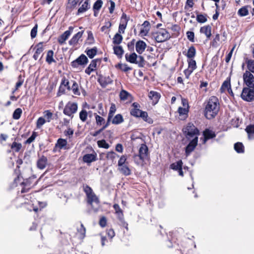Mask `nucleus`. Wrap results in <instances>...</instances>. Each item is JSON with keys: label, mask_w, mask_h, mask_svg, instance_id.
Returning a JSON list of instances; mask_svg holds the SVG:
<instances>
[{"label": "nucleus", "mask_w": 254, "mask_h": 254, "mask_svg": "<svg viewBox=\"0 0 254 254\" xmlns=\"http://www.w3.org/2000/svg\"><path fill=\"white\" fill-rule=\"evenodd\" d=\"M220 109L218 99L215 96H211L208 99L205 107L204 115L208 119L214 118Z\"/></svg>", "instance_id": "nucleus-1"}, {"label": "nucleus", "mask_w": 254, "mask_h": 254, "mask_svg": "<svg viewBox=\"0 0 254 254\" xmlns=\"http://www.w3.org/2000/svg\"><path fill=\"white\" fill-rule=\"evenodd\" d=\"M84 191L87 197V202L92 207V210L94 212H97L99 208V200L92 189L86 186L84 189Z\"/></svg>", "instance_id": "nucleus-2"}, {"label": "nucleus", "mask_w": 254, "mask_h": 254, "mask_svg": "<svg viewBox=\"0 0 254 254\" xmlns=\"http://www.w3.org/2000/svg\"><path fill=\"white\" fill-rule=\"evenodd\" d=\"M148 149L147 146L144 144L141 145L139 149V154L133 156L134 161L139 164L144 161L148 157Z\"/></svg>", "instance_id": "nucleus-3"}, {"label": "nucleus", "mask_w": 254, "mask_h": 254, "mask_svg": "<svg viewBox=\"0 0 254 254\" xmlns=\"http://www.w3.org/2000/svg\"><path fill=\"white\" fill-rule=\"evenodd\" d=\"M183 130L188 139L197 136L199 134V130L191 123H188Z\"/></svg>", "instance_id": "nucleus-4"}, {"label": "nucleus", "mask_w": 254, "mask_h": 254, "mask_svg": "<svg viewBox=\"0 0 254 254\" xmlns=\"http://www.w3.org/2000/svg\"><path fill=\"white\" fill-rule=\"evenodd\" d=\"M241 96L246 101L251 102L254 100V86L243 88Z\"/></svg>", "instance_id": "nucleus-5"}, {"label": "nucleus", "mask_w": 254, "mask_h": 254, "mask_svg": "<svg viewBox=\"0 0 254 254\" xmlns=\"http://www.w3.org/2000/svg\"><path fill=\"white\" fill-rule=\"evenodd\" d=\"M153 37L157 42H163L170 38L169 33L165 29H162L153 33Z\"/></svg>", "instance_id": "nucleus-6"}, {"label": "nucleus", "mask_w": 254, "mask_h": 254, "mask_svg": "<svg viewBox=\"0 0 254 254\" xmlns=\"http://www.w3.org/2000/svg\"><path fill=\"white\" fill-rule=\"evenodd\" d=\"M77 108L78 106L77 103L68 102L65 105L63 111V113L64 115L72 118L73 117V114L77 112Z\"/></svg>", "instance_id": "nucleus-7"}, {"label": "nucleus", "mask_w": 254, "mask_h": 254, "mask_svg": "<svg viewBox=\"0 0 254 254\" xmlns=\"http://www.w3.org/2000/svg\"><path fill=\"white\" fill-rule=\"evenodd\" d=\"M88 60L86 56L82 54L71 63V65L73 68H78L80 65L84 66L88 63Z\"/></svg>", "instance_id": "nucleus-8"}, {"label": "nucleus", "mask_w": 254, "mask_h": 254, "mask_svg": "<svg viewBox=\"0 0 254 254\" xmlns=\"http://www.w3.org/2000/svg\"><path fill=\"white\" fill-rule=\"evenodd\" d=\"M244 82L248 87L254 86V76L249 71H246L243 75Z\"/></svg>", "instance_id": "nucleus-9"}, {"label": "nucleus", "mask_w": 254, "mask_h": 254, "mask_svg": "<svg viewBox=\"0 0 254 254\" xmlns=\"http://www.w3.org/2000/svg\"><path fill=\"white\" fill-rule=\"evenodd\" d=\"M198 142V137L195 136L189 143L186 148V154L188 156L196 146Z\"/></svg>", "instance_id": "nucleus-10"}, {"label": "nucleus", "mask_w": 254, "mask_h": 254, "mask_svg": "<svg viewBox=\"0 0 254 254\" xmlns=\"http://www.w3.org/2000/svg\"><path fill=\"white\" fill-rule=\"evenodd\" d=\"M73 30V27L70 26L68 29L65 31L62 35L58 38V42L61 44H63L65 41L68 38Z\"/></svg>", "instance_id": "nucleus-11"}, {"label": "nucleus", "mask_w": 254, "mask_h": 254, "mask_svg": "<svg viewBox=\"0 0 254 254\" xmlns=\"http://www.w3.org/2000/svg\"><path fill=\"white\" fill-rule=\"evenodd\" d=\"M130 114L136 117H141L144 120H146L148 117L147 113L146 112L142 111L139 109H132L130 110Z\"/></svg>", "instance_id": "nucleus-12"}, {"label": "nucleus", "mask_w": 254, "mask_h": 254, "mask_svg": "<svg viewBox=\"0 0 254 254\" xmlns=\"http://www.w3.org/2000/svg\"><path fill=\"white\" fill-rule=\"evenodd\" d=\"M101 60L95 59L91 61L88 66L86 68L85 72L88 75H90L91 72L95 70L96 68L97 63H100Z\"/></svg>", "instance_id": "nucleus-13"}, {"label": "nucleus", "mask_w": 254, "mask_h": 254, "mask_svg": "<svg viewBox=\"0 0 254 254\" xmlns=\"http://www.w3.org/2000/svg\"><path fill=\"white\" fill-rule=\"evenodd\" d=\"M47 164V158L46 156L42 155V156L40 157L37 160V167L39 169L43 170L46 168Z\"/></svg>", "instance_id": "nucleus-14"}, {"label": "nucleus", "mask_w": 254, "mask_h": 254, "mask_svg": "<svg viewBox=\"0 0 254 254\" xmlns=\"http://www.w3.org/2000/svg\"><path fill=\"white\" fill-rule=\"evenodd\" d=\"M140 35L141 36H146L150 30V23L148 21H145L141 25Z\"/></svg>", "instance_id": "nucleus-15"}, {"label": "nucleus", "mask_w": 254, "mask_h": 254, "mask_svg": "<svg viewBox=\"0 0 254 254\" xmlns=\"http://www.w3.org/2000/svg\"><path fill=\"white\" fill-rule=\"evenodd\" d=\"M146 48V43L142 40L137 41L135 44V49L139 54H142Z\"/></svg>", "instance_id": "nucleus-16"}, {"label": "nucleus", "mask_w": 254, "mask_h": 254, "mask_svg": "<svg viewBox=\"0 0 254 254\" xmlns=\"http://www.w3.org/2000/svg\"><path fill=\"white\" fill-rule=\"evenodd\" d=\"M189 109L179 107L178 109V113L181 120H185L188 117Z\"/></svg>", "instance_id": "nucleus-17"}, {"label": "nucleus", "mask_w": 254, "mask_h": 254, "mask_svg": "<svg viewBox=\"0 0 254 254\" xmlns=\"http://www.w3.org/2000/svg\"><path fill=\"white\" fill-rule=\"evenodd\" d=\"M84 31H79L75 34L72 38L69 41V44L70 45H76L79 40L82 37Z\"/></svg>", "instance_id": "nucleus-18"}, {"label": "nucleus", "mask_w": 254, "mask_h": 254, "mask_svg": "<svg viewBox=\"0 0 254 254\" xmlns=\"http://www.w3.org/2000/svg\"><path fill=\"white\" fill-rule=\"evenodd\" d=\"M204 136L203 143H205L206 141L209 139L213 138L215 137L216 135L214 131L206 129L203 132Z\"/></svg>", "instance_id": "nucleus-19"}, {"label": "nucleus", "mask_w": 254, "mask_h": 254, "mask_svg": "<svg viewBox=\"0 0 254 254\" xmlns=\"http://www.w3.org/2000/svg\"><path fill=\"white\" fill-rule=\"evenodd\" d=\"M148 97L152 100V104L155 105L158 102L160 95L158 92L151 91L149 92Z\"/></svg>", "instance_id": "nucleus-20"}, {"label": "nucleus", "mask_w": 254, "mask_h": 254, "mask_svg": "<svg viewBox=\"0 0 254 254\" xmlns=\"http://www.w3.org/2000/svg\"><path fill=\"white\" fill-rule=\"evenodd\" d=\"M230 79V77H227L222 83L220 88V91L222 93L227 91L231 88Z\"/></svg>", "instance_id": "nucleus-21"}, {"label": "nucleus", "mask_w": 254, "mask_h": 254, "mask_svg": "<svg viewBox=\"0 0 254 254\" xmlns=\"http://www.w3.org/2000/svg\"><path fill=\"white\" fill-rule=\"evenodd\" d=\"M96 160V155L94 154H86L83 157V161L87 163H91Z\"/></svg>", "instance_id": "nucleus-22"}, {"label": "nucleus", "mask_w": 254, "mask_h": 254, "mask_svg": "<svg viewBox=\"0 0 254 254\" xmlns=\"http://www.w3.org/2000/svg\"><path fill=\"white\" fill-rule=\"evenodd\" d=\"M200 32L204 34L208 39H209L211 36V27L209 25H206L201 27Z\"/></svg>", "instance_id": "nucleus-23"}, {"label": "nucleus", "mask_w": 254, "mask_h": 254, "mask_svg": "<svg viewBox=\"0 0 254 254\" xmlns=\"http://www.w3.org/2000/svg\"><path fill=\"white\" fill-rule=\"evenodd\" d=\"M137 57L138 56L135 53H133L130 55L126 54L125 55L126 61L132 64H135Z\"/></svg>", "instance_id": "nucleus-24"}, {"label": "nucleus", "mask_w": 254, "mask_h": 254, "mask_svg": "<svg viewBox=\"0 0 254 254\" xmlns=\"http://www.w3.org/2000/svg\"><path fill=\"white\" fill-rule=\"evenodd\" d=\"M89 7L90 5L89 4L88 1V0H86L82 4L81 6L78 8L77 14H79L80 13L86 11Z\"/></svg>", "instance_id": "nucleus-25"}, {"label": "nucleus", "mask_w": 254, "mask_h": 254, "mask_svg": "<svg viewBox=\"0 0 254 254\" xmlns=\"http://www.w3.org/2000/svg\"><path fill=\"white\" fill-rule=\"evenodd\" d=\"M43 51V45L41 43H39L36 46V50L33 55V58L37 60L39 58V55L42 53Z\"/></svg>", "instance_id": "nucleus-26"}, {"label": "nucleus", "mask_w": 254, "mask_h": 254, "mask_svg": "<svg viewBox=\"0 0 254 254\" xmlns=\"http://www.w3.org/2000/svg\"><path fill=\"white\" fill-rule=\"evenodd\" d=\"M72 85L70 87V90H72L73 93L76 95H80V92L79 91L78 84L75 81H71Z\"/></svg>", "instance_id": "nucleus-27"}, {"label": "nucleus", "mask_w": 254, "mask_h": 254, "mask_svg": "<svg viewBox=\"0 0 254 254\" xmlns=\"http://www.w3.org/2000/svg\"><path fill=\"white\" fill-rule=\"evenodd\" d=\"M196 54V50L193 46H191L188 50L187 53L186 55L189 59H193Z\"/></svg>", "instance_id": "nucleus-28"}, {"label": "nucleus", "mask_w": 254, "mask_h": 254, "mask_svg": "<svg viewBox=\"0 0 254 254\" xmlns=\"http://www.w3.org/2000/svg\"><path fill=\"white\" fill-rule=\"evenodd\" d=\"M246 131L250 139H254V125L248 126L246 128Z\"/></svg>", "instance_id": "nucleus-29"}, {"label": "nucleus", "mask_w": 254, "mask_h": 254, "mask_svg": "<svg viewBox=\"0 0 254 254\" xmlns=\"http://www.w3.org/2000/svg\"><path fill=\"white\" fill-rule=\"evenodd\" d=\"M98 81L103 87L112 83V80L109 77H101L99 78Z\"/></svg>", "instance_id": "nucleus-30"}, {"label": "nucleus", "mask_w": 254, "mask_h": 254, "mask_svg": "<svg viewBox=\"0 0 254 254\" xmlns=\"http://www.w3.org/2000/svg\"><path fill=\"white\" fill-rule=\"evenodd\" d=\"M67 142L66 140L63 138H59L58 139L57 142L56 144V147L61 149L63 148H65V146L67 145Z\"/></svg>", "instance_id": "nucleus-31"}, {"label": "nucleus", "mask_w": 254, "mask_h": 254, "mask_svg": "<svg viewBox=\"0 0 254 254\" xmlns=\"http://www.w3.org/2000/svg\"><path fill=\"white\" fill-rule=\"evenodd\" d=\"M114 52L119 58H121L124 54V50L121 46H115L114 47Z\"/></svg>", "instance_id": "nucleus-32"}, {"label": "nucleus", "mask_w": 254, "mask_h": 254, "mask_svg": "<svg viewBox=\"0 0 254 254\" xmlns=\"http://www.w3.org/2000/svg\"><path fill=\"white\" fill-rule=\"evenodd\" d=\"M124 122L123 116L121 114H117L113 118L112 123L113 124L118 125Z\"/></svg>", "instance_id": "nucleus-33"}, {"label": "nucleus", "mask_w": 254, "mask_h": 254, "mask_svg": "<svg viewBox=\"0 0 254 254\" xmlns=\"http://www.w3.org/2000/svg\"><path fill=\"white\" fill-rule=\"evenodd\" d=\"M85 52L89 58L92 59L97 54V48L94 47L92 49L86 50Z\"/></svg>", "instance_id": "nucleus-34"}, {"label": "nucleus", "mask_w": 254, "mask_h": 254, "mask_svg": "<svg viewBox=\"0 0 254 254\" xmlns=\"http://www.w3.org/2000/svg\"><path fill=\"white\" fill-rule=\"evenodd\" d=\"M113 207L116 211V213L117 214L118 218L120 219H122L123 218V213L122 209L120 208V206L118 204H115L113 205Z\"/></svg>", "instance_id": "nucleus-35"}, {"label": "nucleus", "mask_w": 254, "mask_h": 254, "mask_svg": "<svg viewBox=\"0 0 254 254\" xmlns=\"http://www.w3.org/2000/svg\"><path fill=\"white\" fill-rule=\"evenodd\" d=\"M119 167V171L124 175L128 176L130 174V170L127 166L125 165L120 166Z\"/></svg>", "instance_id": "nucleus-36"}, {"label": "nucleus", "mask_w": 254, "mask_h": 254, "mask_svg": "<svg viewBox=\"0 0 254 254\" xmlns=\"http://www.w3.org/2000/svg\"><path fill=\"white\" fill-rule=\"evenodd\" d=\"M119 155L114 151L108 152L106 155V158L113 162L116 157H119Z\"/></svg>", "instance_id": "nucleus-37"}, {"label": "nucleus", "mask_w": 254, "mask_h": 254, "mask_svg": "<svg viewBox=\"0 0 254 254\" xmlns=\"http://www.w3.org/2000/svg\"><path fill=\"white\" fill-rule=\"evenodd\" d=\"M182 165L183 162L182 160H179L177 162L172 164L170 166V167L172 169L178 171V170L182 168Z\"/></svg>", "instance_id": "nucleus-38"}, {"label": "nucleus", "mask_w": 254, "mask_h": 254, "mask_svg": "<svg viewBox=\"0 0 254 254\" xmlns=\"http://www.w3.org/2000/svg\"><path fill=\"white\" fill-rule=\"evenodd\" d=\"M115 67L117 68H119L125 72H127L131 69V68L128 66V65L127 64H118L115 65Z\"/></svg>", "instance_id": "nucleus-39"}, {"label": "nucleus", "mask_w": 254, "mask_h": 254, "mask_svg": "<svg viewBox=\"0 0 254 254\" xmlns=\"http://www.w3.org/2000/svg\"><path fill=\"white\" fill-rule=\"evenodd\" d=\"M123 40V36L120 33H116L113 37V42L115 44H120Z\"/></svg>", "instance_id": "nucleus-40"}, {"label": "nucleus", "mask_w": 254, "mask_h": 254, "mask_svg": "<svg viewBox=\"0 0 254 254\" xmlns=\"http://www.w3.org/2000/svg\"><path fill=\"white\" fill-rule=\"evenodd\" d=\"M22 147V144L20 143L13 142L11 145V148L13 151L18 152Z\"/></svg>", "instance_id": "nucleus-41"}, {"label": "nucleus", "mask_w": 254, "mask_h": 254, "mask_svg": "<svg viewBox=\"0 0 254 254\" xmlns=\"http://www.w3.org/2000/svg\"><path fill=\"white\" fill-rule=\"evenodd\" d=\"M54 52L52 50H50L48 52L46 57V62L50 64L52 62H55V61L53 59Z\"/></svg>", "instance_id": "nucleus-42"}, {"label": "nucleus", "mask_w": 254, "mask_h": 254, "mask_svg": "<svg viewBox=\"0 0 254 254\" xmlns=\"http://www.w3.org/2000/svg\"><path fill=\"white\" fill-rule=\"evenodd\" d=\"M116 107L115 104H112L110 107L109 113L108 114V122H110L113 118L114 114L116 112Z\"/></svg>", "instance_id": "nucleus-43"}, {"label": "nucleus", "mask_w": 254, "mask_h": 254, "mask_svg": "<svg viewBox=\"0 0 254 254\" xmlns=\"http://www.w3.org/2000/svg\"><path fill=\"white\" fill-rule=\"evenodd\" d=\"M234 149L238 153H243L244 151V147L241 142H237L234 145Z\"/></svg>", "instance_id": "nucleus-44"}, {"label": "nucleus", "mask_w": 254, "mask_h": 254, "mask_svg": "<svg viewBox=\"0 0 254 254\" xmlns=\"http://www.w3.org/2000/svg\"><path fill=\"white\" fill-rule=\"evenodd\" d=\"M188 68L194 70L196 68V64L195 60L193 59H188Z\"/></svg>", "instance_id": "nucleus-45"}, {"label": "nucleus", "mask_w": 254, "mask_h": 254, "mask_svg": "<svg viewBox=\"0 0 254 254\" xmlns=\"http://www.w3.org/2000/svg\"><path fill=\"white\" fill-rule=\"evenodd\" d=\"M112 26V23L110 21L106 22L105 25L101 28V30L105 33H108L110 31V28Z\"/></svg>", "instance_id": "nucleus-46"}, {"label": "nucleus", "mask_w": 254, "mask_h": 254, "mask_svg": "<svg viewBox=\"0 0 254 254\" xmlns=\"http://www.w3.org/2000/svg\"><path fill=\"white\" fill-rule=\"evenodd\" d=\"M247 65L249 71L254 73V60H248Z\"/></svg>", "instance_id": "nucleus-47"}, {"label": "nucleus", "mask_w": 254, "mask_h": 254, "mask_svg": "<svg viewBox=\"0 0 254 254\" xmlns=\"http://www.w3.org/2000/svg\"><path fill=\"white\" fill-rule=\"evenodd\" d=\"M238 14L241 16H245L248 14L249 10L248 7L244 6L241 8L238 11Z\"/></svg>", "instance_id": "nucleus-48"}, {"label": "nucleus", "mask_w": 254, "mask_h": 254, "mask_svg": "<svg viewBox=\"0 0 254 254\" xmlns=\"http://www.w3.org/2000/svg\"><path fill=\"white\" fill-rule=\"evenodd\" d=\"M97 144L99 147L104 148L105 149H108L110 147L109 144L107 143L104 139L98 140L97 141Z\"/></svg>", "instance_id": "nucleus-49"}, {"label": "nucleus", "mask_w": 254, "mask_h": 254, "mask_svg": "<svg viewBox=\"0 0 254 254\" xmlns=\"http://www.w3.org/2000/svg\"><path fill=\"white\" fill-rule=\"evenodd\" d=\"M128 21V19L127 18V15L124 13L122 15L120 24L127 27Z\"/></svg>", "instance_id": "nucleus-50"}, {"label": "nucleus", "mask_w": 254, "mask_h": 254, "mask_svg": "<svg viewBox=\"0 0 254 254\" xmlns=\"http://www.w3.org/2000/svg\"><path fill=\"white\" fill-rule=\"evenodd\" d=\"M22 114V110L20 108H17L13 112V118L15 120H18L20 118Z\"/></svg>", "instance_id": "nucleus-51"}, {"label": "nucleus", "mask_w": 254, "mask_h": 254, "mask_svg": "<svg viewBox=\"0 0 254 254\" xmlns=\"http://www.w3.org/2000/svg\"><path fill=\"white\" fill-rule=\"evenodd\" d=\"M61 85L66 87L68 90H70V86H69V82L65 77H63L62 79Z\"/></svg>", "instance_id": "nucleus-52"}, {"label": "nucleus", "mask_w": 254, "mask_h": 254, "mask_svg": "<svg viewBox=\"0 0 254 254\" xmlns=\"http://www.w3.org/2000/svg\"><path fill=\"white\" fill-rule=\"evenodd\" d=\"M87 33L88 34L87 41H88V44H93L94 43L95 40L92 32L91 31H88Z\"/></svg>", "instance_id": "nucleus-53"}, {"label": "nucleus", "mask_w": 254, "mask_h": 254, "mask_svg": "<svg viewBox=\"0 0 254 254\" xmlns=\"http://www.w3.org/2000/svg\"><path fill=\"white\" fill-rule=\"evenodd\" d=\"M95 115L96 122L98 126H101L105 123V119L103 117L96 115V114Z\"/></svg>", "instance_id": "nucleus-54"}, {"label": "nucleus", "mask_w": 254, "mask_h": 254, "mask_svg": "<svg viewBox=\"0 0 254 254\" xmlns=\"http://www.w3.org/2000/svg\"><path fill=\"white\" fill-rule=\"evenodd\" d=\"M44 114L46 122H50L52 119L53 114L49 110L45 111Z\"/></svg>", "instance_id": "nucleus-55"}, {"label": "nucleus", "mask_w": 254, "mask_h": 254, "mask_svg": "<svg viewBox=\"0 0 254 254\" xmlns=\"http://www.w3.org/2000/svg\"><path fill=\"white\" fill-rule=\"evenodd\" d=\"M103 1L101 0H97L93 5L94 10L98 11L102 7Z\"/></svg>", "instance_id": "nucleus-56"}, {"label": "nucleus", "mask_w": 254, "mask_h": 254, "mask_svg": "<svg viewBox=\"0 0 254 254\" xmlns=\"http://www.w3.org/2000/svg\"><path fill=\"white\" fill-rule=\"evenodd\" d=\"M87 118V112L85 110H82L79 113V118L82 122H85Z\"/></svg>", "instance_id": "nucleus-57"}, {"label": "nucleus", "mask_w": 254, "mask_h": 254, "mask_svg": "<svg viewBox=\"0 0 254 254\" xmlns=\"http://www.w3.org/2000/svg\"><path fill=\"white\" fill-rule=\"evenodd\" d=\"M144 60L143 57L139 56L137 57L135 64L139 67H143L144 65Z\"/></svg>", "instance_id": "nucleus-58"}, {"label": "nucleus", "mask_w": 254, "mask_h": 254, "mask_svg": "<svg viewBox=\"0 0 254 254\" xmlns=\"http://www.w3.org/2000/svg\"><path fill=\"white\" fill-rule=\"evenodd\" d=\"M196 20L199 23H204L207 21L206 15L198 14L196 17Z\"/></svg>", "instance_id": "nucleus-59"}, {"label": "nucleus", "mask_w": 254, "mask_h": 254, "mask_svg": "<svg viewBox=\"0 0 254 254\" xmlns=\"http://www.w3.org/2000/svg\"><path fill=\"white\" fill-rule=\"evenodd\" d=\"M129 95V93L124 90H122L120 94V98L122 100H127Z\"/></svg>", "instance_id": "nucleus-60"}, {"label": "nucleus", "mask_w": 254, "mask_h": 254, "mask_svg": "<svg viewBox=\"0 0 254 254\" xmlns=\"http://www.w3.org/2000/svg\"><path fill=\"white\" fill-rule=\"evenodd\" d=\"M46 122V121L44 118L40 117L37 121V127L40 128Z\"/></svg>", "instance_id": "nucleus-61"}, {"label": "nucleus", "mask_w": 254, "mask_h": 254, "mask_svg": "<svg viewBox=\"0 0 254 254\" xmlns=\"http://www.w3.org/2000/svg\"><path fill=\"white\" fill-rule=\"evenodd\" d=\"M37 133L35 131L33 132L31 136L29 137L25 141L26 144H30L32 142L37 136Z\"/></svg>", "instance_id": "nucleus-62"}, {"label": "nucleus", "mask_w": 254, "mask_h": 254, "mask_svg": "<svg viewBox=\"0 0 254 254\" xmlns=\"http://www.w3.org/2000/svg\"><path fill=\"white\" fill-rule=\"evenodd\" d=\"M78 233L80 235V238H83L85 236L86 229L82 224H81V228L78 230Z\"/></svg>", "instance_id": "nucleus-63"}, {"label": "nucleus", "mask_w": 254, "mask_h": 254, "mask_svg": "<svg viewBox=\"0 0 254 254\" xmlns=\"http://www.w3.org/2000/svg\"><path fill=\"white\" fill-rule=\"evenodd\" d=\"M188 39L191 42L194 41V34L192 31H188L186 33Z\"/></svg>", "instance_id": "nucleus-64"}]
</instances>
